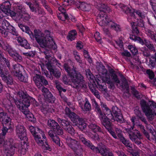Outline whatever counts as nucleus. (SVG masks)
<instances>
[{
	"mask_svg": "<svg viewBox=\"0 0 156 156\" xmlns=\"http://www.w3.org/2000/svg\"><path fill=\"white\" fill-rule=\"evenodd\" d=\"M47 124L49 127L53 129H55L58 125V123L52 119L48 120Z\"/></svg>",
	"mask_w": 156,
	"mask_h": 156,
	"instance_id": "33",
	"label": "nucleus"
},
{
	"mask_svg": "<svg viewBox=\"0 0 156 156\" xmlns=\"http://www.w3.org/2000/svg\"><path fill=\"white\" fill-rule=\"evenodd\" d=\"M7 51L8 52L10 55L13 58L17 53L16 51L13 50L12 47Z\"/></svg>",
	"mask_w": 156,
	"mask_h": 156,
	"instance_id": "52",
	"label": "nucleus"
},
{
	"mask_svg": "<svg viewBox=\"0 0 156 156\" xmlns=\"http://www.w3.org/2000/svg\"><path fill=\"white\" fill-rule=\"evenodd\" d=\"M7 29H0V33H1L2 36L5 37H6L8 35L9 31Z\"/></svg>",
	"mask_w": 156,
	"mask_h": 156,
	"instance_id": "50",
	"label": "nucleus"
},
{
	"mask_svg": "<svg viewBox=\"0 0 156 156\" xmlns=\"http://www.w3.org/2000/svg\"><path fill=\"white\" fill-rule=\"evenodd\" d=\"M95 108L98 114L101 124L105 127L113 138L115 139H118V137L116 133L112 129L111 122L108 121L105 116H104V114L102 112L99 106L95 107Z\"/></svg>",
	"mask_w": 156,
	"mask_h": 156,
	"instance_id": "9",
	"label": "nucleus"
},
{
	"mask_svg": "<svg viewBox=\"0 0 156 156\" xmlns=\"http://www.w3.org/2000/svg\"><path fill=\"white\" fill-rule=\"evenodd\" d=\"M11 119L9 117L7 116L4 121V123L5 126L3 125V127L2 129L3 131V133L5 134V133H7L8 129L11 128Z\"/></svg>",
	"mask_w": 156,
	"mask_h": 156,
	"instance_id": "22",
	"label": "nucleus"
},
{
	"mask_svg": "<svg viewBox=\"0 0 156 156\" xmlns=\"http://www.w3.org/2000/svg\"><path fill=\"white\" fill-rule=\"evenodd\" d=\"M145 31L147 36L153 41L156 42V34L154 31L148 29H147Z\"/></svg>",
	"mask_w": 156,
	"mask_h": 156,
	"instance_id": "31",
	"label": "nucleus"
},
{
	"mask_svg": "<svg viewBox=\"0 0 156 156\" xmlns=\"http://www.w3.org/2000/svg\"><path fill=\"white\" fill-rule=\"evenodd\" d=\"M33 80L37 87L41 90L44 97L50 100L52 99V101L54 102L55 100V97L52 96L47 88L43 86L42 83L44 85H47L48 84V81L44 77L39 74H36L33 77Z\"/></svg>",
	"mask_w": 156,
	"mask_h": 156,
	"instance_id": "5",
	"label": "nucleus"
},
{
	"mask_svg": "<svg viewBox=\"0 0 156 156\" xmlns=\"http://www.w3.org/2000/svg\"><path fill=\"white\" fill-rule=\"evenodd\" d=\"M25 144H18L14 143L11 138L8 139L4 141L3 149L4 153L7 156H12L14 154L15 149H18V152L22 155H24L26 152L25 148Z\"/></svg>",
	"mask_w": 156,
	"mask_h": 156,
	"instance_id": "4",
	"label": "nucleus"
},
{
	"mask_svg": "<svg viewBox=\"0 0 156 156\" xmlns=\"http://www.w3.org/2000/svg\"><path fill=\"white\" fill-rule=\"evenodd\" d=\"M64 67L70 77L73 87L78 89L87 87L83 76L80 74L76 73L73 63H72L71 66L65 63Z\"/></svg>",
	"mask_w": 156,
	"mask_h": 156,
	"instance_id": "3",
	"label": "nucleus"
},
{
	"mask_svg": "<svg viewBox=\"0 0 156 156\" xmlns=\"http://www.w3.org/2000/svg\"><path fill=\"white\" fill-rule=\"evenodd\" d=\"M131 23L132 25L133 33V34H138L139 33V31L137 26L134 25L135 23L134 22H132Z\"/></svg>",
	"mask_w": 156,
	"mask_h": 156,
	"instance_id": "45",
	"label": "nucleus"
},
{
	"mask_svg": "<svg viewBox=\"0 0 156 156\" xmlns=\"http://www.w3.org/2000/svg\"><path fill=\"white\" fill-rule=\"evenodd\" d=\"M20 17L23 19V20L25 22L28 20L30 18V16L28 14H22L20 13Z\"/></svg>",
	"mask_w": 156,
	"mask_h": 156,
	"instance_id": "49",
	"label": "nucleus"
},
{
	"mask_svg": "<svg viewBox=\"0 0 156 156\" xmlns=\"http://www.w3.org/2000/svg\"><path fill=\"white\" fill-rule=\"evenodd\" d=\"M78 136L80 140L83 144L90 148L94 152L100 153L102 156H114L111 151H109L105 147H96L90 140L86 139L83 134H80Z\"/></svg>",
	"mask_w": 156,
	"mask_h": 156,
	"instance_id": "6",
	"label": "nucleus"
},
{
	"mask_svg": "<svg viewBox=\"0 0 156 156\" xmlns=\"http://www.w3.org/2000/svg\"><path fill=\"white\" fill-rule=\"evenodd\" d=\"M29 129L34 137V139L38 144L42 145L43 142L39 139H41V136L45 138V135L44 132L40 129L38 127H34L33 126H30L29 127Z\"/></svg>",
	"mask_w": 156,
	"mask_h": 156,
	"instance_id": "14",
	"label": "nucleus"
},
{
	"mask_svg": "<svg viewBox=\"0 0 156 156\" xmlns=\"http://www.w3.org/2000/svg\"><path fill=\"white\" fill-rule=\"evenodd\" d=\"M129 37L132 40L138 41L142 45L144 44V41L140 37H137L134 35L131 34L130 35Z\"/></svg>",
	"mask_w": 156,
	"mask_h": 156,
	"instance_id": "38",
	"label": "nucleus"
},
{
	"mask_svg": "<svg viewBox=\"0 0 156 156\" xmlns=\"http://www.w3.org/2000/svg\"><path fill=\"white\" fill-rule=\"evenodd\" d=\"M9 32L11 33L12 34L16 36L19 35V34L16 31V29L13 26H10V28L9 29Z\"/></svg>",
	"mask_w": 156,
	"mask_h": 156,
	"instance_id": "48",
	"label": "nucleus"
},
{
	"mask_svg": "<svg viewBox=\"0 0 156 156\" xmlns=\"http://www.w3.org/2000/svg\"><path fill=\"white\" fill-rule=\"evenodd\" d=\"M1 76L2 77V80L8 84L12 85L13 84V81L12 77L8 74L7 73H5L3 74L1 72Z\"/></svg>",
	"mask_w": 156,
	"mask_h": 156,
	"instance_id": "21",
	"label": "nucleus"
},
{
	"mask_svg": "<svg viewBox=\"0 0 156 156\" xmlns=\"http://www.w3.org/2000/svg\"><path fill=\"white\" fill-rule=\"evenodd\" d=\"M121 141L126 147L132 148V144L129 140L126 139L123 136L119 138Z\"/></svg>",
	"mask_w": 156,
	"mask_h": 156,
	"instance_id": "35",
	"label": "nucleus"
},
{
	"mask_svg": "<svg viewBox=\"0 0 156 156\" xmlns=\"http://www.w3.org/2000/svg\"><path fill=\"white\" fill-rule=\"evenodd\" d=\"M129 139L137 144H141L140 139L142 138V136L140 133L137 130L133 131V133L129 136Z\"/></svg>",
	"mask_w": 156,
	"mask_h": 156,
	"instance_id": "17",
	"label": "nucleus"
},
{
	"mask_svg": "<svg viewBox=\"0 0 156 156\" xmlns=\"http://www.w3.org/2000/svg\"><path fill=\"white\" fill-rule=\"evenodd\" d=\"M112 111L115 115L116 120L120 123L125 122V120L123 118V116L120 110L116 106H113L112 108Z\"/></svg>",
	"mask_w": 156,
	"mask_h": 156,
	"instance_id": "19",
	"label": "nucleus"
},
{
	"mask_svg": "<svg viewBox=\"0 0 156 156\" xmlns=\"http://www.w3.org/2000/svg\"><path fill=\"white\" fill-rule=\"evenodd\" d=\"M96 69L99 73L103 75V81L109 84V88L112 89H114L115 87L114 83L111 81L110 77L108 75V71L105 66L102 64L99 63L97 66Z\"/></svg>",
	"mask_w": 156,
	"mask_h": 156,
	"instance_id": "13",
	"label": "nucleus"
},
{
	"mask_svg": "<svg viewBox=\"0 0 156 156\" xmlns=\"http://www.w3.org/2000/svg\"><path fill=\"white\" fill-rule=\"evenodd\" d=\"M142 52V54L144 56L147 57H148L149 56V54L147 50L145 49H144V48H142L141 50Z\"/></svg>",
	"mask_w": 156,
	"mask_h": 156,
	"instance_id": "63",
	"label": "nucleus"
},
{
	"mask_svg": "<svg viewBox=\"0 0 156 156\" xmlns=\"http://www.w3.org/2000/svg\"><path fill=\"white\" fill-rule=\"evenodd\" d=\"M155 62H156V57L155 58H150L148 66L151 68H153L155 66Z\"/></svg>",
	"mask_w": 156,
	"mask_h": 156,
	"instance_id": "44",
	"label": "nucleus"
},
{
	"mask_svg": "<svg viewBox=\"0 0 156 156\" xmlns=\"http://www.w3.org/2000/svg\"><path fill=\"white\" fill-rule=\"evenodd\" d=\"M66 142L69 147L74 152L76 156H82L83 149L78 142L70 137L66 139Z\"/></svg>",
	"mask_w": 156,
	"mask_h": 156,
	"instance_id": "11",
	"label": "nucleus"
},
{
	"mask_svg": "<svg viewBox=\"0 0 156 156\" xmlns=\"http://www.w3.org/2000/svg\"><path fill=\"white\" fill-rule=\"evenodd\" d=\"M15 131L17 135L21 140H23L26 135V129L22 125L18 124L16 125Z\"/></svg>",
	"mask_w": 156,
	"mask_h": 156,
	"instance_id": "18",
	"label": "nucleus"
},
{
	"mask_svg": "<svg viewBox=\"0 0 156 156\" xmlns=\"http://www.w3.org/2000/svg\"><path fill=\"white\" fill-rule=\"evenodd\" d=\"M97 84L98 85V87L100 90L105 92H107L106 87L104 85V82H103L101 84L100 83L97 81Z\"/></svg>",
	"mask_w": 156,
	"mask_h": 156,
	"instance_id": "42",
	"label": "nucleus"
},
{
	"mask_svg": "<svg viewBox=\"0 0 156 156\" xmlns=\"http://www.w3.org/2000/svg\"><path fill=\"white\" fill-rule=\"evenodd\" d=\"M146 46L151 50L154 51V52L155 51V49L154 45L153 44H152L151 42L147 40H144V43Z\"/></svg>",
	"mask_w": 156,
	"mask_h": 156,
	"instance_id": "37",
	"label": "nucleus"
},
{
	"mask_svg": "<svg viewBox=\"0 0 156 156\" xmlns=\"http://www.w3.org/2000/svg\"><path fill=\"white\" fill-rule=\"evenodd\" d=\"M14 69V75L17 77L18 79L20 81L25 82L26 79L22 74L21 70L23 69V67L21 65L17 64L13 66Z\"/></svg>",
	"mask_w": 156,
	"mask_h": 156,
	"instance_id": "16",
	"label": "nucleus"
},
{
	"mask_svg": "<svg viewBox=\"0 0 156 156\" xmlns=\"http://www.w3.org/2000/svg\"><path fill=\"white\" fill-rule=\"evenodd\" d=\"M142 111L149 120L151 121L156 115V103L149 101L147 102L144 100L140 102Z\"/></svg>",
	"mask_w": 156,
	"mask_h": 156,
	"instance_id": "7",
	"label": "nucleus"
},
{
	"mask_svg": "<svg viewBox=\"0 0 156 156\" xmlns=\"http://www.w3.org/2000/svg\"><path fill=\"white\" fill-rule=\"evenodd\" d=\"M85 102L84 103V107L83 106V108H82L81 109L84 112L89 111L91 110V108L90 104L87 98H85Z\"/></svg>",
	"mask_w": 156,
	"mask_h": 156,
	"instance_id": "32",
	"label": "nucleus"
},
{
	"mask_svg": "<svg viewBox=\"0 0 156 156\" xmlns=\"http://www.w3.org/2000/svg\"><path fill=\"white\" fill-rule=\"evenodd\" d=\"M139 127L141 130L142 132L144 135L146 136L147 139L149 140H150V136L148 133L145 129L144 126L140 124L139 125Z\"/></svg>",
	"mask_w": 156,
	"mask_h": 156,
	"instance_id": "43",
	"label": "nucleus"
},
{
	"mask_svg": "<svg viewBox=\"0 0 156 156\" xmlns=\"http://www.w3.org/2000/svg\"><path fill=\"white\" fill-rule=\"evenodd\" d=\"M146 73L150 79H152L154 78V73L151 69H147L146 71Z\"/></svg>",
	"mask_w": 156,
	"mask_h": 156,
	"instance_id": "53",
	"label": "nucleus"
},
{
	"mask_svg": "<svg viewBox=\"0 0 156 156\" xmlns=\"http://www.w3.org/2000/svg\"><path fill=\"white\" fill-rule=\"evenodd\" d=\"M48 134L54 142L58 146H60V139L54 131L50 130L48 132Z\"/></svg>",
	"mask_w": 156,
	"mask_h": 156,
	"instance_id": "23",
	"label": "nucleus"
},
{
	"mask_svg": "<svg viewBox=\"0 0 156 156\" xmlns=\"http://www.w3.org/2000/svg\"><path fill=\"white\" fill-rule=\"evenodd\" d=\"M17 40L19 44L22 47H24L27 49L30 48V45L27 40L20 37H17Z\"/></svg>",
	"mask_w": 156,
	"mask_h": 156,
	"instance_id": "24",
	"label": "nucleus"
},
{
	"mask_svg": "<svg viewBox=\"0 0 156 156\" xmlns=\"http://www.w3.org/2000/svg\"><path fill=\"white\" fill-rule=\"evenodd\" d=\"M41 53L45 55V58L48 62L46 63V66L48 69L52 73L56 78H59L61 75L60 72L58 71H55L53 69V64L58 63L57 60L53 56L52 53L50 50H43Z\"/></svg>",
	"mask_w": 156,
	"mask_h": 156,
	"instance_id": "8",
	"label": "nucleus"
},
{
	"mask_svg": "<svg viewBox=\"0 0 156 156\" xmlns=\"http://www.w3.org/2000/svg\"><path fill=\"white\" fill-rule=\"evenodd\" d=\"M13 58L17 62H20L23 60L22 57L17 53Z\"/></svg>",
	"mask_w": 156,
	"mask_h": 156,
	"instance_id": "56",
	"label": "nucleus"
},
{
	"mask_svg": "<svg viewBox=\"0 0 156 156\" xmlns=\"http://www.w3.org/2000/svg\"><path fill=\"white\" fill-rule=\"evenodd\" d=\"M98 9L100 11L99 14L98 16V20L99 18L100 17H98L99 15L101 16H104V17H106L107 18L108 17L107 16H105V13L106 12H109L110 11V8L108 6L104 4H99L97 5Z\"/></svg>",
	"mask_w": 156,
	"mask_h": 156,
	"instance_id": "20",
	"label": "nucleus"
},
{
	"mask_svg": "<svg viewBox=\"0 0 156 156\" xmlns=\"http://www.w3.org/2000/svg\"><path fill=\"white\" fill-rule=\"evenodd\" d=\"M79 5L78 8L84 11H88L90 8V5L84 2H79Z\"/></svg>",
	"mask_w": 156,
	"mask_h": 156,
	"instance_id": "34",
	"label": "nucleus"
},
{
	"mask_svg": "<svg viewBox=\"0 0 156 156\" xmlns=\"http://www.w3.org/2000/svg\"><path fill=\"white\" fill-rule=\"evenodd\" d=\"M58 18L62 21H65V20H68L69 16L67 13H60L58 15Z\"/></svg>",
	"mask_w": 156,
	"mask_h": 156,
	"instance_id": "41",
	"label": "nucleus"
},
{
	"mask_svg": "<svg viewBox=\"0 0 156 156\" xmlns=\"http://www.w3.org/2000/svg\"><path fill=\"white\" fill-rule=\"evenodd\" d=\"M6 133H5V134H4L3 131H2V133L0 134V144H2L3 142Z\"/></svg>",
	"mask_w": 156,
	"mask_h": 156,
	"instance_id": "62",
	"label": "nucleus"
},
{
	"mask_svg": "<svg viewBox=\"0 0 156 156\" xmlns=\"http://www.w3.org/2000/svg\"><path fill=\"white\" fill-rule=\"evenodd\" d=\"M128 49L130 50L132 54L136 55L138 53V50L136 48L132 45H129L128 46Z\"/></svg>",
	"mask_w": 156,
	"mask_h": 156,
	"instance_id": "46",
	"label": "nucleus"
},
{
	"mask_svg": "<svg viewBox=\"0 0 156 156\" xmlns=\"http://www.w3.org/2000/svg\"><path fill=\"white\" fill-rule=\"evenodd\" d=\"M98 17L99 23L101 26H107L109 27L111 29L114 30L116 31H120L121 28L120 26L115 23L113 22L110 20L108 18L101 16L99 15Z\"/></svg>",
	"mask_w": 156,
	"mask_h": 156,
	"instance_id": "12",
	"label": "nucleus"
},
{
	"mask_svg": "<svg viewBox=\"0 0 156 156\" xmlns=\"http://www.w3.org/2000/svg\"><path fill=\"white\" fill-rule=\"evenodd\" d=\"M57 121L66 131L72 136L74 135L75 130L71 125L70 121L65 119H61L60 118L57 119Z\"/></svg>",
	"mask_w": 156,
	"mask_h": 156,
	"instance_id": "15",
	"label": "nucleus"
},
{
	"mask_svg": "<svg viewBox=\"0 0 156 156\" xmlns=\"http://www.w3.org/2000/svg\"><path fill=\"white\" fill-rule=\"evenodd\" d=\"M48 106L43 105L41 110L44 114H45L48 113Z\"/></svg>",
	"mask_w": 156,
	"mask_h": 156,
	"instance_id": "57",
	"label": "nucleus"
},
{
	"mask_svg": "<svg viewBox=\"0 0 156 156\" xmlns=\"http://www.w3.org/2000/svg\"><path fill=\"white\" fill-rule=\"evenodd\" d=\"M0 41L1 43L0 47H1L5 51H7L12 47L11 46L7 43L6 40H4L2 38H1L0 39Z\"/></svg>",
	"mask_w": 156,
	"mask_h": 156,
	"instance_id": "29",
	"label": "nucleus"
},
{
	"mask_svg": "<svg viewBox=\"0 0 156 156\" xmlns=\"http://www.w3.org/2000/svg\"><path fill=\"white\" fill-rule=\"evenodd\" d=\"M136 119V117L135 116H132L130 119V120L132 122V126H131L132 129H133L135 125V120Z\"/></svg>",
	"mask_w": 156,
	"mask_h": 156,
	"instance_id": "61",
	"label": "nucleus"
},
{
	"mask_svg": "<svg viewBox=\"0 0 156 156\" xmlns=\"http://www.w3.org/2000/svg\"><path fill=\"white\" fill-rule=\"evenodd\" d=\"M39 140L40 141V140H41L42 142H43V143L42 144V145L38 144L39 146H42L43 149L49 151H50L51 150L50 147L49 146L48 144V142L47 141L46 137L45 136V138L42 137V138L41 137V139H40Z\"/></svg>",
	"mask_w": 156,
	"mask_h": 156,
	"instance_id": "27",
	"label": "nucleus"
},
{
	"mask_svg": "<svg viewBox=\"0 0 156 156\" xmlns=\"http://www.w3.org/2000/svg\"><path fill=\"white\" fill-rule=\"evenodd\" d=\"M10 6L11 4L8 1H5L2 4V6L3 7L4 6L6 8L8 7V8H10Z\"/></svg>",
	"mask_w": 156,
	"mask_h": 156,
	"instance_id": "60",
	"label": "nucleus"
},
{
	"mask_svg": "<svg viewBox=\"0 0 156 156\" xmlns=\"http://www.w3.org/2000/svg\"><path fill=\"white\" fill-rule=\"evenodd\" d=\"M54 130L56 132L57 134L58 135H62L63 134V130L59 125Z\"/></svg>",
	"mask_w": 156,
	"mask_h": 156,
	"instance_id": "47",
	"label": "nucleus"
},
{
	"mask_svg": "<svg viewBox=\"0 0 156 156\" xmlns=\"http://www.w3.org/2000/svg\"><path fill=\"white\" fill-rule=\"evenodd\" d=\"M94 38L98 42L100 41L101 40V38L100 35V34L99 32H96L94 35Z\"/></svg>",
	"mask_w": 156,
	"mask_h": 156,
	"instance_id": "58",
	"label": "nucleus"
},
{
	"mask_svg": "<svg viewBox=\"0 0 156 156\" xmlns=\"http://www.w3.org/2000/svg\"><path fill=\"white\" fill-rule=\"evenodd\" d=\"M119 84H120L119 86H118V87L123 90L125 89L128 92H129V87L128 82L125 78H122L121 82V83H120Z\"/></svg>",
	"mask_w": 156,
	"mask_h": 156,
	"instance_id": "25",
	"label": "nucleus"
},
{
	"mask_svg": "<svg viewBox=\"0 0 156 156\" xmlns=\"http://www.w3.org/2000/svg\"><path fill=\"white\" fill-rule=\"evenodd\" d=\"M18 100H15V103L17 107L24 114L29 112L27 108L30 105L31 102L35 106H37L38 103L35 99L29 96L26 92L20 91L17 94Z\"/></svg>",
	"mask_w": 156,
	"mask_h": 156,
	"instance_id": "2",
	"label": "nucleus"
},
{
	"mask_svg": "<svg viewBox=\"0 0 156 156\" xmlns=\"http://www.w3.org/2000/svg\"><path fill=\"white\" fill-rule=\"evenodd\" d=\"M18 26L23 31L28 34L31 39L34 37L41 47H51L55 44L50 33L48 30H46L43 34L39 30H34V35L28 27L22 23H18Z\"/></svg>",
	"mask_w": 156,
	"mask_h": 156,
	"instance_id": "1",
	"label": "nucleus"
},
{
	"mask_svg": "<svg viewBox=\"0 0 156 156\" xmlns=\"http://www.w3.org/2000/svg\"><path fill=\"white\" fill-rule=\"evenodd\" d=\"M119 7L124 13L126 14H129L133 16V14L131 10L129 8L122 4L119 5Z\"/></svg>",
	"mask_w": 156,
	"mask_h": 156,
	"instance_id": "28",
	"label": "nucleus"
},
{
	"mask_svg": "<svg viewBox=\"0 0 156 156\" xmlns=\"http://www.w3.org/2000/svg\"><path fill=\"white\" fill-rule=\"evenodd\" d=\"M115 130L116 133L117 134V135L118 136L119 138L123 136L122 131L121 130L115 127Z\"/></svg>",
	"mask_w": 156,
	"mask_h": 156,
	"instance_id": "55",
	"label": "nucleus"
},
{
	"mask_svg": "<svg viewBox=\"0 0 156 156\" xmlns=\"http://www.w3.org/2000/svg\"><path fill=\"white\" fill-rule=\"evenodd\" d=\"M77 34L76 31L75 30L71 31L67 36V37L68 40L70 41H72L74 40L76 38Z\"/></svg>",
	"mask_w": 156,
	"mask_h": 156,
	"instance_id": "36",
	"label": "nucleus"
},
{
	"mask_svg": "<svg viewBox=\"0 0 156 156\" xmlns=\"http://www.w3.org/2000/svg\"><path fill=\"white\" fill-rule=\"evenodd\" d=\"M89 128L94 133L100 132L103 133L101 128L94 122H92L88 125Z\"/></svg>",
	"mask_w": 156,
	"mask_h": 156,
	"instance_id": "26",
	"label": "nucleus"
},
{
	"mask_svg": "<svg viewBox=\"0 0 156 156\" xmlns=\"http://www.w3.org/2000/svg\"><path fill=\"white\" fill-rule=\"evenodd\" d=\"M65 114L73 122L75 123L78 127L81 129H84L86 127V124L85 122L84 119L80 118L75 113L71 112L68 107L65 108Z\"/></svg>",
	"mask_w": 156,
	"mask_h": 156,
	"instance_id": "10",
	"label": "nucleus"
},
{
	"mask_svg": "<svg viewBox=\"0 0 156 156\" xmlns=\"http://www.w3.org/2000/svg\"><path fill=\"white\" fill-rule=\"evenodd\" d=\"M104 115L105 116L108 121L110 122V120L112 121V120H113V116L112 114V112L110 109L108 108H107L105 110H104Z\"/></svg>",
	"mask_w": 156,
	"mask_h": 156,
	"instance_id": "30",
	"label": "nucleus"
},
{
	"mask_svg": "<svg viewBox=\"0 0 156 156\" xmlns=\"http://www.w3.org/2000/svg\"><path fill=\"white\" fill-rule=\"evenodd\" d=\"M111 77L112 80L116 83V86H118V84L120 83V81L117 75L115 73H112L111 75Z\"/></svg>",
	"mask_w": 156,
	"mask_h": 156,
	"instance_id": "40",
	"label": "nucleus"
},
{
	"mask_svg": "<svg viewBox=\"0 0 156 156\" xmlns=\"http://www.w3.org/2000/svg\"><path fill=\"white\" fill-rule=\"evenodd\" d=\"M2 27L3 29H7L9 30L10 26H12L10 23L5 20H3L2 23Z\"/></svg>",
	"mask_w": 156,
	"mask_h": 156,
	"instance_id": "39",
	"label": "nucleus"
},
{
	"mask_svg": "<svg viewBox=\"0 0 156 156\" xmlns=\"http://www.w3.org/2000/svg\"><path fill=\"white\" fill-rule=\"evenodd\" d=\"M141 152L140 151H133L131 153L132 156H140Z\"/></svg>",
	"mask_w": 156,
	"mask_h": 156,
	"instance_id": "64",
	"label": "nucleus"
},
{
	"mask_svg": "<svg viewBox=\"0 0 156 156\" xmlns=\"http://www.w3.org/2000/svg\"><path fill=\"white\" fill-rule=\"evenodd\" d=\"M90 90L92 93H93L99 99L100 98V95L97 90H95L94 87L90 88Z\"/></svg>",
	"mask_w": 156,
	"mask_h": 156,
	"instance_id": "51",
	"label": "nucleus"
},
{
	"mask_svg": "<svg viewBox=\"0 0 156 156\" xmlns=\"http://www.w3.org/2000/svg\"><path fill=\"white\" fill-rule=\"evenodd\" d=\"M1 10L3 12L5 15L7 14L8 13H9L10 11L9 8H8V7L6 8L4 6L3 7L2 6V8Z\"/></svg>",
	"mask_w": 156,
	"mask_h": 156,
	"instance_id": "59",
	"label": "nucleus"
},
{
	"mask_svg": "<svg viewBox=\"0 0 156 156\" xmlns=\"http://www.w3.org/2000/svg\"><path fill=\"white\" fill-rule=\"evenodd\" d=\"M132 92L134 95L137 98H141V94L137 91L134 88L132 89Z\"/></svg>",
	"mask_w": 156,
	"mask_h": 156,
	"instance_id": "54",
	"label": "nucleus"
}]
</instances>
